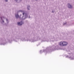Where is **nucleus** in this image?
Listing matches in <instances>:
<instances>
[{
    "mask_svg": "<svg viewBox=\"0 0 74 74\" xmlns=\"http://www.w3.org/2000/svg\"><path fill=\"white\" fill-rule=\"evenodd\" d=\"M5 41L6 40L5 39L4 40H1V42H5Z\"/></svg>",
    "mask_w": 74,
    "mask_h": 74,
    "instance_id": "2eb2a0df",
    "label": "nucleus"
},
{
    "mask_svg": "<svg viewBox=\"0 0 74 74\" xmlns=\"http://www.w3.org/2000/svg\"><path fill=\"white\" fill-rule=\"evenodd\" d=\"M66 24H67V23H64L63 25H66Z\"/></svg>",
    "mask_w": 74,
    "mask_h": 74,
    "instance_id": "aec40b11",
    "label": "nucleus"
},
{
    "mask_svg": "<svg viewBox=\"0 0 74 74\" xmlns=\"http://www.w3.org/2000/svg\"><path fill=\"white\" fill-rule=\"evenodd\" d=\"M54 40H55V38H54Z\"/></svg>",
    "mask_w": 74,
    "mask_h": 74,
    "instance_id": "393cba45",
    "label": "nucleus"
},
{
    "mask_svg": "<svg viewBox=\"0 0 74 74\" xmlns=\"http://www.w3.org/2000/svg\"><path fill=\"white\" fill-rule=\"evenodd\" d=\"M59 49H60L59 48V47L58 46L55 47L54 49L52 51H55V50H58Z\"/></svg>",
    "mask_w": 74,
    "mask_h": 74,
    "instance_id": "1a4fd4ad",
    "label": "nucleus"
},
{
    "mask_svg": "<svg viewBox=\"0 0 74 74\" xmlns=\"http://www.w3.org/2000/svg\"><path fill=\"white\" fill-rule=\"evenodd\" d=\"M59 44L60 46H66L68 44V42L65 41L61 42Z\"/></svg>",
    "mask_w": 74,
    "mask_h": 74,
    "instance_id": "39448f33",
    "label": "nucleus"
},
{
    "mask_svg": "<svg viewBox=\"0 0 74 74\" xmlns=\"http://www.w3.org/2000/svg\"><path fill=\"white\" fill-rule=\"evenodd\" d=\"M14 0V1H18V0ZM19 1H22V0H19Z\"/></svg>",
    "mask_w": 74,
    "mask_h": 74,
    "instance_id": "6ab92c4d",
    "label": "nucleus"
},
{
    "mask_svg": "<svg viewBox=\"0 0 74 74\" xmlns=\"http://www.w3.org/2000/svg\"><path fill=\"white\" fill-rule=\"evenodd\" d=\"M8 41H9V42H10V40H8Z\"/></svg>",
    "mask_w": 74,
    "mask_h": 74,
    "instance_id": "b1692460",
    "label": "nucleus"
},
{
    "mask_svg": "<svg viewBox=\"0 0 74 74\" xmlns=\"http://www.w3.org/2000/svg\"><path fill=\"white\" fill-rule=\"evenodd\" d=\"M33 39H30L29 40L28 39V41H29L30 42H31L37 41H38V40H40L41 39L37 35H33Z\"/></svg>",
    "mask_w": 74,
    "mask_h": 74,
    "instance_id": "f03ea898",
    "label": "nucleus"
},
{
    "mask_svg": "<svg viewBox=\"0 0 74 74\" xmlns=\"http://www.w3.org/2000/svg\"><path fill=\"white\" fill-rule=\"evenodd\" d=\"M36 0V1H37V0Z\"/></svg>",
    "mask_w": 74,
    "mask_h": 74,
    "instance_id": "a878e982",
    "label": "nucleus"
},
{
    "mask_svg": "<svg viewBox=\"0 0 74 74\" xmlns=\"http://www.w3.org/2000/svg\"><path fill=\"white\" fill-rule=\"evenodd\" d=\"M18 12H21L23 13V16L20 14V16L19 17L20 20H24L26 18H27L28 17L29 14L27 13V12L25 11L20 10H19Z\"/></svg>",
    "mask_w": 74,
    "mask_h": 74,
    "instance_id": "f257e3e1",
    "label": "nucleus"
},
{
    "mask_svg": "<svg viewBox=\"0 0 74 74\" xmlns=\"http://www.w3.org/2000/svg\"><path fill=\"white\" fill-rule=\"evenodd\" d=\"M5 43H0V45H5Z\"/></svg>",
    "mask_w": 74,
    "mask_h": 74,
    "instance_id": "f3484780",
    "label": "nucleus"
},
{
    "mask_svg": "<svg viewBox=\"0 0 74 74\" xmlns=\"http://www.w3.org/2000/svg\"><path fill=\"white\" fill-rule=\"evenodd\" d=\"M41 41L42 42H44L45 41H47V42H48L49 41L47 40V39H45V38H44L43 39H41Z\"/></svg>",
    "mask_w": 74,
    "mask_h": 74,
    "instance_id": "f8f14e48",
    "label": "nucleus"
},
{
    "mask_svg": "<svg viewBox=\"0 0 74 74\" xmlns=\"http://www.w3.org/2000/svg\"><path fill=\"white\" fill-rule=\"evenodd\" d=\"M27 10H30V5H27Z\"/></svg>",
    "mask_w": 74,
    "mask_h": 74,
    "instance_id": "4468645a",
    "label": "nucleus"
},
{
    "mask_svg": "<svg viewBox=\"0 0 74 74\" xmlns=\"http://www.w3.org/2000/svg\"><path fill=\"white\" fill-rule=\"evenodd\" d=\"M23 24H24V22L22 21L17 22V25L19 26H21V25H23Z\"/></svg>",
    "mask_w": 74,
    "mask_h": 74,
    "instance_id": "0eeeda50",
    "label": "nucleus"
},
{
    "mask_svg": "<svg viewBox=\"0 0 74 74\" xmlns=\"http://www.w3.org/2000/svg\"><path fill=\"white\" fill-rule=\"evenodd\" d=\"M68 54H69V55L71 56L69 57L68 55L66 56V58H69L70 60H74V53H69Z\"/></svg>",
    "mask_w": 74,
    "mask_h": 74,
    "instance_id": "20e7f679",
    "label": "nucleus"
},
{
    "mask_svg": "<svg viewBox=\"0 0 74 74\" xmlns=\"http://www.w3.org/2000/svg\"><path fill=\"white\" fill-rule=\"evenodd\" d=\"M40 53H41V50H40Z\"/></svg>",
    "mask_w": 74,
    "mask_h": 74,
    "instance_id": "4be33fe9",
    "label": "nucleus"
},
{
    "mask_svg": "<svg viewBox=\"0 0 74 74\" xmlns=\"http://www.w3.org/2000/svg\"><path fill=\"white\" fill-rule=\"evenodd\" d=\"M68 7L69 8H73V7L71 6V5L70 3L68 4Z\"/></svg>",
    "mask_w": 74,
    "mask_h": 74,
    "instance_id": "9d476101",
    "label": "nucleus"
},
{
    "mask_svg": "<svg viewBox=\"0 0 74 74\" xmlns=\"http://www.w3.org/2000/svg\"><path fill=\"white\" fill-rule=\"evenodd\" d=\"M55 12V10H53L52 11V12L53 13Z\"/></svg>",
    "mask_w": 74,
    "mask_h": 74,
    "instance_id": "a211bd4d",
    "label": "nucleus"
},
{
    "mask_svg": "<svg viewBox=\"0 0 74 74\" xmlns=\"http://www.w3.org/2000/svg\"><path fill=\"white\" fill-rule=\"evenodd\" d=\"M1 23L3 25L4 24V21L3 19H6V21L7 22V23H9V20L7 18H5V17L3 16L2 17H1Z\"/></svg>",
    "mask_w": 74,
    "mask_h": 74,
    "instance_id": "7ed1b4c3",
    "label": "nucleus"
},
{
    "mask_svg": "<svg viewBox=\"0 0 74 74\" xmlns=\"http://www.w3.org/2000/svg\"><path fill=\"white\" fill-rule=\"evenodd\" d=\"M30 18V16H29V18Z\"/></svg>",
    "mask_w": 74,
    "mask_h": 74,
    "instance_id": "5701e85b",
    "label": "nucleus"
},
{
    "mask_svg": "<svg viewBox=\"0 0 74 74\" xmlns=\"http://www.w3.org/2000/svg\"><path fill=\"white\" fill-rule=\"evenodd\" d=\"M15 17L17 19H20V17L21 16V15L20 16H19L18 14H15Z\"/></svg>",
    "mask_w": 74,
    "mask_h": 74,
    "instance_id": "6e6552de",
    "label": "nucleus"
},
{
    "mask_svg": "<svg viewBox=\"0 0 74 74\" xmlns=\"http://www.w3.org/2000/svg\"><path fill=\"white\" fill-rule=\"evenodd\" d=\"M51 51V50H49V47H47L46 49L44 50L42 52H44L45 53L46 52V53H48V51Z\"/></svg>",
    "mask_w": 74,
    "mask_h": 74,
    "instance_id": "423d86ee",
    "label": "nucleus"
},
{
    "mask_svg": "<svg viewBox=\"0 0 74 74\" xmlns=\"http://www.w3.org/2000/svg\"><path fill=\"white\" fill-rule=\"evenodd\" d=\"M4 1H5V2H8V0H4Z\"/></svg>",
    "mask_w": 74,
    "mask_h": 74,
    "instance_id": "412c9836",
    "label": "nucleus"
},
{
    "mask_svg": "<svg viewBox=\"0 0 74 74\" xmlns=\"http://www.w3.org/2000/svg\"><path fill=\"white\" fill-rule=\"evenodd\" d=\"M21 38V36H17L16 37V38H17V39H19Z\"/></svg>",
    "mask_w": 74,
    "mask_h": 74,
    "instance_id": "dca6fc26",
    "label": "nucleus"
},
{
    "mask_svg": "<svg viewBox=\"0 0 74 74\" xmlns=\"http://www.w3.org/2000/svg\"><path fill=\"white\" fill-rule=\"evenodd\" d=\"M21 40L22 41H29V40H28V39H27L26 40L25 38H22V39H21Z\"/></svg>",
    "mask_w": 74,
    "mask_h": 74,
    "instance_id": "9b49d317",
    "label": "nucleus"
},
{
    "mask_svg": "<svg viewBox=\"0 0 74 74\" xmlns=\"http://www.w3.org/2000/svg\"><path fill=\"white\" fill-rule=\"evenodd\" d=\"M54 38H53L51 39H49V41H53V40H54Z\"/></svg>",
    "mask_w": 74,
    "mask_h": 74,
    "instance_id": "ddd939ff",
    "label": "nucleus"
}]
</instances>
